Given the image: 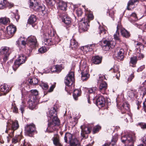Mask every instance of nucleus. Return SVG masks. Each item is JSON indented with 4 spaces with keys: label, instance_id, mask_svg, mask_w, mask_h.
<instances>
[{
    "label": "nucleus",
    "instance_id": "obj_23",
    "mask_svg": "<svg viewBox=\"0 0 146 146\" xmlns=\"http://www.w3.org/2000/svg\"><path fill=\"white\" fill-rule=\"evenodd\" d=\"M57 6L59 9L65 11L67 7V4L62 1L60 0L57 3Z\"/></svg>",
    "mask_w": 146,
    "mask_h": 146
},
{
    "label": "nucleus",
    "instance_id": "obj_42",
    "mask_svg": "<svg viewBox=\"0 0 146 146\" xmlns=\"http://www.w3.org/2000/svg\"><path fill=\"white\" fill-rule=\"evenodd\" d=\"M34 10L43 13L45 10V7L44 5L39 6L38 4L37 7H36Z\"/></svg>",
    "mask_w": 146,
    "mask_h": 146
},
{
    "label": "nucleus",
    "instance_id": "obj_51",
    "mask_svg": "<svg viewBox=\"0 0 146 146\" xmlns=\"http://www.w3.org/2000/svg\"><path fill=\"white\" fill-rule=\"evenodd\" d=\"M76 13L78 16H80L82 13L81 9L80 8L76 10Z\"/></svg>",
    "mask_w": 146,
    "mask_h": 146
},
{
    "label": "nucleus",
    "instance_id": "obj_29",
    "mask_svg": "<svg viewBox=\"0 0 146 146\" xmlns=\"http://www.w3.org/2000/svg\"><path fill=\"white\" fill-rule=\"evenodd\" d=\"M70 47L73 49L75 50L78 47L77 42L75 39H72L70 40Z\"/></svg>",
    "mask_w": 146,
    "mask_h": 146
},
{
    "label": "nucleus",
    "instance_id": "obj_3",
    "mask_svg": "<svg viewBox=\"0 0 146 146\" xmlns=\"http://www.w3.org/2000/svg\"><path fill=\"white\" fill-rule=\"evenodd\" d=\"M27 41V46L29 47L28 49L31 50L37 45V42L36 37L32 35L29 36Z\"/></svg>",
    "mask_w": 146,
    "mask_h": 146
},
{
    "label": "nucleus",
    "instance_id": "obj_6",
    "mask_svg": "<svg viewBox=\"0 0 146 146\" xmlns=\"http://www.w3.org/2000/svg\"><path fill=\"white\" fill-rule=\"evenodd\" d=\"M26 56L23 54L19 56L17 59L16 60L14 63L13 68L14 71H15L19 66L24 63L26 61Z\"/></svg>",
    "mask_w": 146,
    "mask_h": 146
},
{
    "label": "nucleus",
    "instance_id": "obj_58",
    "mask_svg": "<svg viewBox=\"0 0 146 146\" xmlns=\"http://www.w3.org/2000/svg\"><path fill=\"white\" fill-rule=\"evenodd\" d=\"M138 52L137 54V57L138 58L141 59V58H143L144 57V55L141 54L139 53L140 52H139V51H138Z\"/></svg>",
    "mask_w": 146,
    "mask_h": 146
},
{
    "label": "nucleus",
    "instance_id": "obj_52",
    "mask_svg": "<svg viewBox=\"0 0 146 146\" xmlns=\"http://www.w3.org/2000/svg\"><path fill=\"white\" fill-rule=\"evenodd\" d=\"M56 86V83H54L50 87L49 89L48 90L47 92H51L53 91V90Z\"/></svg>",
    "mask_w": 146,
    "mask_h": 146
},
{
    "label": "nucleus",
    "instance_id": "obj_31",
    "mask_svg": "<svg viewBox=\"0 0 146 146\" xmlns=\"http://www.w3.org/2000/svg\"><path fill=\"white\" fill-rule=\"evenodd\" d=\"M93 62L95 64H99L100 63L102 60V58L98 56H96L92 58Z\"/></svg>",
    "mask_w": 146,
    "mask_h": 146
},
{
    "label": "nucleus",
    "instance_id": "obj_41",
    "mask_svg": "<svg viewBox=\"0 0 146 146\" xmlns=\"http://www.w3.org/2000/svg\"><path fill=\"white\" fill-rule=\"evenodd\" d=\"M23 38H20L18 40L17 44L18 46L20 47H21V45H22V46L24 47L25 45L26 44V42L23 40H22Z\"/></svg>",
    "mask_w": 146,
    "mask_h": 146
},
{
    "label": "nucleus",
    "instance_id": "obj_9",
    "mask_svg": "<svg viewBox=\"0 0 146 146\" xmlns=\"http://www.w3.org/2000/svg\"><path fill=\"white\" fill-rule=\"evenodd\" d=\"M9 48L7 46L2 47L0 49V54L3 55V60L4 62H6L8 59L10 54Z\"/></svg>",
    "mask_w": 146,
    "mask_h": 146
},
{
    "label": "nucleus",
    "instance_id": "obj_55",
    "mask_svg": "<svg viewBox=\"0 0 146 146\" xmlns=\"http://www.w3.org/2000/svg\"><path fill=\"white\" fill-rule=\"evenodd\" d=\"M101 129V127L100 126L97 125L94 127L93 128V132L94 133L98 131Z\"/></svg>",
    "mask_w": 146,
    "mask_h": 146
},
{
    "label": "nucleus",
    "instance_id": "obj_63",
    "mask_svg": "<svg viewBox=\"0 0 146 146\" xmlns=\"http://www.w3.org/2000/svg\"><path fill=\"white\" fill-rule=\"evenodd\" d=\"M134 76L133 74H131V75L128 78L127 80L128 82H130L132 79L134 78Z\"/></svg>",
    "mask_w": 146,
    "mask_h": 146
},
{
    "label": "nucleus",
    "instance_id": "obj_12",
    "mask_svg": "<svg viewBox=\"0 0 146 146\" xmlns=\"http://www.w3.org/2000/svg\"><path fill=\"white\" fill-rule=\"evenodd\" d=\"M81 136L83 138H86L88 137V134L91 132V128L87 125H83L81 127Z\"/></svg>",
    "mask_w": 146,
    "mask_h": 146
},
{
    "label": "nucleus",
    "instance_id": "obj_36",
    "mask_svg": "<svg viewBox=\"0 0 146 146\" xmlns=\"http://www.w3.org/2000/svg\"><path fill=\"white\" fill-rule=\"evenodd\" d=\"M36 16L34 15H31L29 18L28 22L31 24H32L35 23L36 21Z\"/></svg>",
    "mask_w": 146,
    "mask_h": 146
},
{
    "label": "nucleus",
    "instance_id": "obj_21",
    "mask_svg": "<svg viewBox=\"0 0 146 146\" xmlns=\"http://www.w3.org/2000/svg\"><path fill=\"white\" fill-rule=\"evenodd\" d=\"M117 25L120 26L121 28H119V30L120 32L122 35L125 38H128L130 36L129 33L124 28L122 27L120 23H119Z\"/></svg>",
    "mask_w": 146,
    "mask_h": 146
},
{
    "label": "nucleus",
    "instance_id": "obj_57",
    "mask_svg": "<svg viewBox=\"0 0 146 146\" xmlns=\"http://www.w3.org/2000/svg\"><path fill=\"white\" fill-rule=\"evenodd\" d=\"M12 109L13 111L15 113H17L18 111V109L15 105H12Z\"/></svg>",
    "mask_w": 146,
    "mask_h": 146
},
{
    "label": "nucleus",
    "instance_id": "obj_18",
    "mask_svg": "<svg viewBox=\"0 0 146 146\" xmlns=\"http://www.w3.org/2000/svg\"><path fill=\"white\" fill-rule=\"evenodd\" d=\"M138 0H130L128 2L127 7V9L129 10H132L135 7V4L137 3Z\"/></svg>",
    "mask_w": 146,
    "mask_h": 146
},
{
    "label": "nucleus",
    "instance_id": "obj_48",
    "mask_svg": "<svg viewBox=\"0 0 146 146\" xmlns=\"http://www.w3.org/2000/svg\"><path fill=\"white\" fill-rule=\"evenodd\" d=\"M121 108H124L126 110H129V105L127 103L125 102L122 104Z\"/></svg>",
    "mask_w": 146,
    "mask_h": 146
},
{
    "label": "nucleus",
    "instance_id": "obj_59",
    "mask_svg": "<svg viewBox=\"0 0 146 146\" xmlns=\"http://www.w3.org/2000/svg\"><path fill=\"white\" fill-rule=\"evenodd\" d=\"M126 116L127 117L126 119L127 121H131L132 117L131 115H129V114H127L126 115Z\"/></svg>",
    "mask_w": 146,
    "mask_h": 146
},
{
    "label": "nucleus",
    "instance_id": "obj_56",
    "mask_svg": "<svg viewBox=\"0 0 146 146\" xmlns=\"http://www.w3.org/2000/svg\"><path fill=\"white\" fill-rule=\"evenodd\" d=\"M25 107V105L24 104L22 103L20 106L19 110L21 111V113H23L24 110V108Z\"/></svg>",
    "mask_w": 146,
    "mask_h": 146
},
{
    "label": "nucleus",
    "instance_id": "obj_60",
    "mask_svg": "<svg viewBox=\"0 0 146 146\" xmlns=\"http://www.w3.org/2000/svg\"><path fill=\"white\" fill-rule=\"evenodd\" d=\"M114 13V11L112 10H111L109 11V15L111 18L113 17Z\"/></svg>",
    "mask_w": 146,
    "mask_h": 146
},
{
    "label": "nucleus",
    "instance_id": "obj_20",
    "mask_svg": "<svg viewBox=\"0 0 146 146\" xmlns=\"http://www.w3.org/2000/svg\"><path fill=\"white\" fill-rule=\"evenodd\" d=\"M10 90V88L5 84H3L0 86V92L3 93H2L3 95L6 94Z\"/></svg>",
    "mask_w": 146,
    "mask_h": 146
},
{
    "label": "nucleus",
    "instance_id": "obj_49",
    "mask_svg": "<svg viewBox=\"0 0 146 146\" xmlns=\"http://www.w3.org/2000/svg\"><path fill=\"white\" fill-rule=\"evenodd\" d=\"M53 142L54 144L56 146H62L61 145L58 139L57 138H54Z\"/></svg>",
    "mask_w": 146,
    "mask_h": 146
},
{
    "label": "nucleus",
    "instance_id": "obj_16",
    "mask_svg": "<svg viewBox=\"0 0 146 146\" xmlns=\"http://www.w3.org/2000/svg\"><path fill=\"white\" fill-rule=\"evenodd\" d=\"M36 100L34 99L33 97H32L31 98H29L28 104L30 109L33 110L35 108L36 104Z\"/></svg>",
    "mask_w": 146,
    "mask_h": 146
},
{
    "label": "nucleus",
    "instance_id": "obj_30",
    "mask_svg": "<svg viewBox=\"0 0 146 146\" xmlns=\"http://www.w3.org/2000/svg\"><path fill=\"white\" fill-rule=\"evenodd\" d=\"M72 134L69 133H66L64 137V140L65 141L66 143H67L68 141L69 142H71L72 139Z\"/></svg>",
    "mask_w": 146,
    "mask_h": 146
},
{
    "label": "nucleus",
    "instance_id": "obj_14",
    "mask_svg": "<svg viewBox=\"0 0 146 146\" xmlns=\"http://www.w3.org/2000/svg\"><path fill=\"white\" fill-rule=\"evenodd\" d=\"M28 82L31 84L34 85L38 84V79L35 78L30 79L28 81H25L23 83H21V84L20 85L21 89L23 90V89L25 88V87H27V85Z\"/></svg>",
    "mask_w": 146,
    "mask_h": 146
},
{
    "label": "nucleus",
    "instance_id": "obj_45",
    "mask_svg": "<svg viewBox=\"0 0 146 146\" xmlns=\"http://www.w3.org/2000/svg\"><path fill=\"white\" fill-rule=\"evenodd\" d=\"M70 143V146H76L79 144L78 141L76 139H74L71 141Z\"/></svg>",
    "mask_w": 146,
    "mask_h": 146
},
{
    "label": "nucleus",
    "instance_id": "obj_13",
    "mask_svg": "<svg viewBox=\"0 0 146 146\" xmlns=\"http://www.w3.org/2000/svg\"><path fill=\"white\" fill-rule=\"evenodd\" d=\"M7 32L6 36L8 38L11 37L13 35L16 30V27L13 25H10L7 28Z\"/></svg>",
    "mask_w": 146,
    "mask_h": 146
},
{
    "label": "nucleus",
    "instance_id": "obj_11",
    "mask_svg": "<svg viewBox=\"0 0 146 146\" xmlns=\"http://www.w3.org/2000/svg\"><path fill=\"white\" fill-rule=\"evenodd\" d=\"M106 79L105 76L100 77L98 80V83L100 84L99 86V89L100 91L102 92V91H105L107 88V84L105 82L103 81L104 79Z\"/></svg>",
    "mask_w": 146,
    "mask_h": 146
},
{
    "label": "nucleus",
    "instance_id": "obj_35",
    "mask_svg": "<svg viewBox=\"0 0 146 146\" xmlns=\"http://www.w3.org/2000/svg\"><path fill=\"white\" fill-rule=\"evenodd\" d=\"M31 94L29 96V98H31L32 97H33V99L36 100L37 98V96L38 95V92L36 90H31Z\"/></svg>",
    "mask_w": 146,
    "mask_h": 146
},
{
    "label": "nucleus",
    "instance_id": "obj_1",
    "mask_svg": "<svg viewBox=\"0 0 146 146\" xmlns=\"http://www.w3.org/2000/svg\"><path fill=\"white\" fill-rule=\"evenodd\" d=\"M48 123L47 130L52 132L55 129V126L59 124V120L56 116V112L54 108H51L47 113Z\"/></svg>",
    "mask_w": 146,
    "mask_h": 146
},
{
    "label": "nucleus",
    "instance_id": "obj_46",
    "mask_svg": "<svg viewBox=\"0 0 146 146\" xmlns=\"http://www.w3.org/2000/svg\"><path fill=\"white\" fill-rule=\"evenodd\" d=\"M60 40V39L58 36H56L54 37L53 38V40H52L53 44H58Z\"/></svg>",
    "mask_w": 146,
    "mask_h": 146
},
{
    "label": "nucleus",
    "instance_id": "obj_15",
    "mask_svg": "<svg viewBox=\"0 0 146 146\" xmlns=\"http://www.w3.org/2000/svg\"><path fill=\"white\" fill-rule=\"evenodd\" d=\"M9 123H10V124H12L11 125V129L12 131L11 132H9V133H10V136L11 137H12L13 136L14 131L17 129L19 127V125L18 121L17 120H16L15 121H11V120L9 121Z\"/></svg>",
    "mask_w": 146,
    "mask_h": 146
},
{
    "label": "nucleus",
    "instance_id": "obj_27",
    "mask_svg": "<svg viewBox=\"0 0 146 146\" xmlns=\"http://www.w3.org/2000/svg\"><path fill=\"white\" fill-rule=\"evenodd\" d=\"M118 67L116 65H114L113 68H111V70H113V72L115 74L114 76L113 77H116V78L119 79L120 76V74L118 70Z\"/></svg>",
    "mask_w": 146,
    "mask_h": 146
},
{
    "label": "nucleus",
    "instance_id": "obj_4",
    "mask_svg": "<svg viewBox=\"0 0 146 146\" xmlns=\"http://www.w3.org/2000/svg\"><path fill=\"white\" fill-rule=\"evenodd\" d=\"M101 46L102 49L105 51H108L111 48H113L115 43L112 41L105 40L101 42Z\"/></svg>",
    "mask_w": 146,
    "mask_h": 146
},
{
    "label": "nucleus",
    "instance_id": "obj_64",
    "mask_svg": "<svg viewBox=\"0 0 146 146\" xmlns=\"http://www.w3.org/2000/svg\"><path fill=\"white\" fill-rule=\"evenodd\" d=\"M13 14L14 16V17L16 19V21H17L20 18L18 14H15L13 13Z\"/></svg>",
    "mask_w": 146,
    "mask_h": 146
},
{
    "label": "nucleus",
    "instance_id": "obj_44",
    "mask_svg": "<svg viewBox=\"0 0 146 146\" xmlns=\"http://www.w3.org/2000/svg\"><path fill=\"white\" fill-rule=\"evenodd\" d=\"M136 93V91L135 90H131L128 92V95L130 98L133 97Z\"/></svg>",
    "mask_w": 146,
    "mask_h": 146
},
{
    "label": "nucleus",
    "instance_id": "obj_62",
    "mask_svg": "<svg viewBox=\"0 0 146 146\" xmlns=\"http://www.w3.org/2000/svg\"><path fill=\"white\" fill-rule=\"evenodd\" d=\"M45 1L48 5H51L52 4V2L54 0H45Z\"/></svg>",
    "mask_w": 146,
    "mask_h": 146
},
{
    "label": "nucleus",
    "instance_id": "obj_34",
    "mask_svg": "<svg viewBox=\"0 0 146 146\" xmlns=\"http://www.w3.org/2000/svg\"><path fill=\"white\" fill-rule=\"evenodd\" d=\"M81 94V90L80 89H75L74 90L73 93V96L75 100H77V98L80 96Z\"/></svg>",
    "mask_w": 146,
    "mask_h": 146
},
{
    "label": "nucleus",
    "instance_id": "obj_50",
    "mask_svg": "<svg viewBox=\"0 0 146 146\" xmlns=\"http://www.w3.org/2000/svg\"><path fill=\"white\" fill-rule=\"evenodd\" d=\"M97 88L96 87H93L88 89V92L90 93H95Z\"/></svg>",
    "mask_w": 146,
    "mask_h": 146
},
{
    "label": "nucleus",
    "instance_id": "obj_38",
    "mask_svg": "<svg viewBox=\"0 0 146 146\" xmlns=\"http://www.w3.org/2000/svg\"><path fill=\"white\" fill-rule=\"evenodd\" d=\"M7 3V0H0V9H2L5 8Z\"/></svg>",
    "mask_w": 146,
    "mask_h": 146
},
{
    "label": "nucleus",
    "instance_id": "obj_40",
    "mask_svg": "<svg viewBox=\"0 0 146 146\" xmlns=\"http://www.w3.org/2000/svg\"><path fill=\"white\" fill-rule=\"evenodd\" d=\"M99 34L101 36H104V35L106 33V31L103 28V27L100 26L99 27Z\"/></svg>",
    "mask_w": 146,
    "mask_h": 146
},
{
    "label": "nucleus",
    "instance_id": "obj_28",
    "mask_svg": "<svg viewBox=\"0 0 146 146\" xmlns=\"http://www.w3.org/2000/svg\"><path fill=\"white\" fill-rule=\"evenodd\" d=\"M29 4L30 7L34 10L36 7H37L38 4L37 0H29Z\"/></svg>",
    "mask_w": 146,
    "mask_h": 146
},
{
    "label": "nucleus",
    "instance_id": "obj_5",
    "mask_svg": "<svg viewBox=\"0 0 146 146\" xmlns=\"http://www.w3.org/2000/svg\"><path fill=\"white\" fill-rule=\"evenodd\" d=\"M121 141L127 146H133L134 142L135 140V137H132L128 135H125L122 137Z\"/></svg>",
    "mask_w": 146,
    "mask_h": 146
},
{
    "label": "nucleus",
    "instance_id": "obj_39",
    "mask_svg": "<svg viewBox=\"0 0 146 146\" xmlns=\"http://www.w3.org/2000/svg\"><path fill=\"white\" fill-rule=\"evenodd\" d=\"M22 138L21 136V135H17L14 137L12 139V142L13 143H16Z\"/></svg>",
    "mask_w": 146,
    "mask_h": 146
},
{
    "label": "nucleus",
    "instance_id": "obj_24",
    "mask_svg": "<svg viewBox=\"0 0 146 146\" xmlns=\"http://www.w3.org/2000/svg\"><path fill=\"white\" fill-rule=\"evenodd\" d=\"M62 69L63 68L62 66L57 65L52 66L51 68V71L52 72H56L59 73L61 71Z\"/></svg>",
    "mask_w": 146,
    "mask_h": 146
},
{
    "label": "nucleus",
    "instance_id": "obj_8",
    "mask_svg": "<svg viewBox=\"0 0 146 146\" xmlns=\"http://www.w3.org/2000/svg\"><path fill=\"white\" fill-rule=\"evenodd\" d=\"M52 36L51 31L48 33H46L44 34V40L43 41V44L46 46H50L53 45L52 40L49 38Z\"/></svg>",
    "mask_w": 146,
    "mask_h": 146
},
{
    "label": "nucleus",
    "instance_id": "obj_17",
    "mask_svg": "<svg viewBox=\"0 0 146 146\" xmlns=\"http://www.w3.org/2000/svg\"><path fill=\"white\" fill-rule=\"evenodd\" d=\"M105 103V99L102 96H100L97 99L96 104L99 108L104 107Z\"/></svg>",
    "mask_w": 146,
    "mask_h": 146
},
{
    "label": "nucleus",
    "instance_id": "obj_53",
    "mask_svg": "<svg viewBox=\"0 0 146 146\" xmlns=\"http://www.w3.org/2000/svg\"><path fill=\"white\" fill-rule=\"evenodd\" d=\"M130 17L133 18L134 21H136L137 20V16L136 14L135 13H132L130 15Z\"/></svg>",
    "mask_w": 146,
    "mask_h": 146
},
{
    "label": "nucleus",
    "instance_id": "obj_19",
    "mask_svg": "<svg viewBox=\"0 0 146 146\" xmlns=\"http://www.w3.org/2000/svg\"><path fill=\"white\" fill-rule=\"evenodd\" d=\"M95 46V44H94L88 45L81 47L80 50H82L84 53L85 54L88 51L91 50L92 47Z\"/></svg>",
    "mask_w": 146,
    "mask_h": 146
},
{
    "label": "nucleus",
    "instance_id": "obj_26",
    "mask_svg": "<svg viewBox=\"0 0 146 146\" xmlns=\"http://www.w3.org/2000/svg\"><path fill=\"white\" fill-rule=\"evenodd\" d=\"M124 50L123 49L117 50L116 57L118 60H122L124 58Z\"/></svg>",
    "mask_w": 146,
    "mask_h": 146
},
{
    "label": "nucleus",
    "instance_id": "obj_37",
    "mask_svg": "<svg viewBox=\"0 0 146 146\" xmlns=\"http://www.w3.org/2000/svg\"><path fill=\"white\" fill-rule=\"evenodd\" d=\"M121 27L119 25H117V30L116 32V33L114 35V38L117 40H119V28H120Z\"/></svg>",
    "mask_w": 146,
    "mask_h": 146
},
{
    "label": "nucleus",
    "instance_id": "obj_10",
    "mask_svg": "<svg viewBox=\"0 0 146 146\" xmlns=\"http://www.w3.org/2000/svg\"><path fill=\"white\" fill-rule=\"evenodd\" d=\"M25 129L27 134L29 136L31 137L34 133L36 132L35 125L33 123L27 125Z\"/></svg>",
    "mask_w": 146,
    "mask_h": 146
},
{
    "label": "nucleus",
    "instance_id": "obj_2",
    "mask_svg": "<svg viewBox=\"0 0 146 146\" xmlns=\"http://www.w3.org/2000/svg\"><path fill=\"white\" fill-rule=\"evenodd\" d=\"M84 7L85 9L86 16L84 18H82L78 23L79 29L82 31H86L88 30L89 27L88 23L90 21L94 18L92 12L88 11L87 9H86L85 6Z\"/></svg>",
    "mask_w": 146,
    "mask_h": 146
},
{
    "label": "nucleus",
    "instance_id": "obj_7",
    "mask_svg": "<svg viewBox=\"0 0 146 146\" xmlns=\"http://www.w3.org/2000/svg\"><path fill=\"white\" fill-rule=\"evenodd\" d=\"M75 81L74 74L73 72H70L65 77L64 83L67 86L71 85Z\"/></svg>",
    "mask_w": 146,
    "mask_h": 146
},
{
    "label": "nucleus",
    "instance_id": "obj_54",
    "mask_svg": "<svg viewBox=\"0 0 146 146\" xmlns=\"http://www.w3.org/2000/svg\"><path fill=\"white\" fill-rule=\"evenodd\" d=\"M41 86L42 88L45 90L47 89L48 88V84L46 83H42L41 84Z\"/></svg>",
    "mask_w": 146,
    "mask_h": 146
},
{
    "label": "nucleus",
    "instance_id": "obj_61",
    "mask_svg": "<svg viewBox=\"0 0 146 146\" xmlns=\"http://www.w3.org/2000/svg\"><path fill=\"white\" fill-rule=\"evenodd\" d=\"M139 125L141 128L143 129H146V123H139Z\"/></svg>",
    "mask_w": 146,
    "mask_h": 146
},
{
    "label": "nucleus",
    "instance_id": "obj_33",
    "mask_svg": "<svg viewBox=\"0 0 146 146\" xmlns=\"http://www.w3.org/2000/svg\"><path fill=\"white\" fill-rule=\"evenodd\" d=\"M10 22L9 18L6 17H1L0 18V24L6 25Z\"/></svg>",
    "mask_w": 146,
    "mask_h": 146
},
{
    "label": "nucleus",
    "instance_id": "obj_22",
    "mask_svg": "<svg viewBox=\"0 0 146 146\" xmlns=\"http://www.w3.org/2000/svg\"><path fill=\"white\" fill-rule=\"evenodd\" d=\"M81 74L82 79L83 81L85 80L88 78L90 75L88 74L87 68H85L84 70H82Z\"/></svg>",
    "mask_w": 146,
    "mask_h": 146
},
{
    "label": "nucleus",
    "instance_id": "obj_25",
    "mask_svg": "<svg viewBox=\"0 0 146 146\" xmlns=\"http://www.w3.org/2000/svg\"><path fill=\"white\" fill-rule=\"evenodd\" d=\"M62 21L66 25H69L71 23V19L66 15L62 16Z\"/></svg>",
    "mask_w": 146,
    "mask_h": 146
},
{
    "label": "nucleus",
    "instance_id": "obj_32",
    "mask_svg": "<svg viewBox=\"0 0 146 146\" xmlns=\"http://www.w3.org/2000/svg\"><path fill=\"white\" fill-rule=\"evenodd\" d=\"M137 61V57L135 56L131 57L129 63L130 65L133 67H135Z\"/></svg>",
    "mask_w": 146,
    "mask_h": 146
},
{
    "label": "nucleus",
    "instance_id": "obj_47",
    "mask_svg": "<svg viewBox=\"0 0 146 146\" xmlns=\"http://www.w3.org/2000/svg\"><path fill=\"white\" fill-rule=\"evenodd\" d=\"M49 48L47 46H42L38 49V51L41 53H44L47 51Z\"/></svg>",
    "mask_w": 146,
    "mask_h": 146
},
{
    "label": "nucleus",
    "instance_id": "obj_43",
    "mask_svg": "<svg viewBox=\"0 0 146 146\" xmlns=\"http://www.w3.org/2000/svg\"><path fill=\"white\" fill-rule=\"evenodd\" d=\"M135 45L136 49L139 52H140L141 49L143 47V45L140 42H137V43L135 42Z\"/></svg>",
    "mask_w": 146,
    "mask_h": 146
}]
</instances>
